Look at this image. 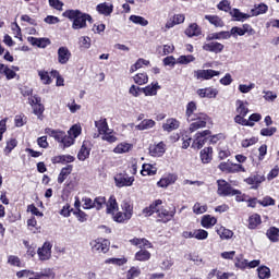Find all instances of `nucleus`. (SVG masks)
<instances>
[{"label":"nucleus","mask_w":279,"mask_h":279,"mask_svg":"<svg viewBox=\"0 0 279 279\" xmlns=\"http://www.w3.org/2000/svg\"><path fill=\"white\" fill-rule=\"evenodd\" d=\"M63 16L73 21L72 29H85V27H88L87 23H93V16L80 10H66L63 12Z\"/></svg>","instance_id":"nucleus-1"},{"label":"nucleus","mask_w":279,"mask_h":279,"mask_svg":"<svg viewBox=\"0 0 279 279\" xmlns=\"http://www.w3.org/2000/svg\"><path fill=\"white\" fill-rule=\"evenodd\" d=\"M120 206L122 211H117L116 215H113V221H116V223H128L134 216V205L132 202L124 199Z\"/></svg>","instance_id":"nucleus-2"},{"label":"nucleus","mask_w":279,"mask_h":279,"mask_svg":"<svg viewBox=\"0 0 279 279\" xmlns=\"http://www.w3.org/2000/svg\"><path fill=\"white\" fill-rule=\"evenodd\" d=\"M245 34H247V36H254V34H256V31L252 28V25L250 24H243L241 27L233 26L229 31V38H239V36H245Z\"/></svg>","instance_id":"nucleus-3"},{"label":"nucleus","mask_w":279,"mask_h":279,"mask_svg":"<svg viewBox=\"0 0 279 279\" xmlns=\"http://www.w3.org/2000/svg\"><path fill=\"white\" fill-rule=\"evenodd\" d=\"M217 185V193L220 195V197H233V195L236 194V190H234L233 186L226 180H218Z\"/></svg>","instance_id":"nucleus-4"},{"label":"nucleus","mask_w":279,"mask_h":279,"mask_svg":"<svg viewBox=\"0 0 279 279\" xmlns=\"http://www.w3.org/2000/svg\"><path fill=\"white\" fill-rule=\"evenodd\" d=\"M190 132H197V130H202V128H206V123H208V114L206 113H198L194 116V120L190 122Z\"/></svg>","instance_id":"nucleus-5"},{"label":"nucleus","mask_w":279,"mask_h":279,"mask_svg":"<svg viewBox=\"0 0 279 279\" xmlns=\"http://www.w3.org/2000/svg\"><path fill=\"white\" fill-rule=\"evenodd\" d=\"M93 252L106 254L110 250V241L106 239H97L90 242Z\"/></svg>","instance_id":"nucleus-6"},{"label":"nucleus","mask_w":279,"mask_h":279,"mask_svg":"<svg viewBox=\"0 0 279 279\" xmlns=\"http://www.w3.org/2000/svg\"><path fill=\"white\" fill-rule=\"evenodd\" d=\"M208 136H210V130H205L203 132L196 133L194 141L192 143V147L194 149H202V147L206 145V141H208Z\"/></svg>","instance_id":"nucleus-7"},{"label":"nucleus","mask_w":279,"mask_h":279,"mask_svg":"<svg viewBox=\"0 0 279 279\" xmlns=\"http://www.w3.org/2000/svg\"><path fill=\"white\" fill-rule=\"evenodd\" d=\"M166 151L167 144H165V142H159L158 144L149 146V155L153 156V158H161V156H165Z\"/></svg>","instance_id":"nucleus-8"},{"label":"nucleus","mask_w":279,"mask_h":279,"mask_svg":"<svg viewBox=\"0 0 279 279\" xmlns=\"http://www.w3.org/2000/svg\"><path fill=\"white\" fill-rule=\"evenodd\" d=\"M220 75L219 71L215 70H196L194 71L195 80H213V77H217Z\"/></svg>","instance_id":"nucleus-9"},{"label":"nucleus","mask_w":279,"mask_h":279,"mask_svg":"<svg viewBox=\"0 0 279 279\" xmlns=\"http://www.w3.org/2000/svg\"><path fill=\"white\" fill-rule=\"evenodd\" d=\"M28 104L33 107L34 114L40 117L45 112V106L40 104V97L31 96L28 98Z\"/></svg>","instance_id":"nucleus-10"},{"label":"nucleus","mask_w":279,"mask_h":279,"mask_svg":"<svg viewBox=\"0 0 279 279\" xmlns=\"http://www.w3.org/2000/svg\"><path fill=\"white\" fill-rule=\"evenodd\" d=\"M223 49H226V46L218 41H209L203 44V51H209L210 53H221Z\"/></svg>","instance_id":"nucleus-11"},{"label":"nucleus","mask_w":279,"mask_h":279,"mask_svg":"<svg viewBox=\"0 0 279 279\" xmlns=\"http://www.w3.org/2000/svg\"><path fill=\"white\" fill-rule=\"evenodd\" d=\"M106 213L107 215H112V219H114V215L119 211V203H117V197L114 195H111L108 199L106 201Z\"/></svg>","instance_id":"nucleus-12"},{"label":"nucleus","mask_w":279,"mask_h":279,"mask_svg":"<svg viewBox=\"0 0 279 279\" xmlns=\"http://www.w3.org/2000/svg\"><path fill=\"white\" fill-rule=\"evenodd\" d=\"M51 245L50 242H45L41 247L37 250V254L39 256V260H49L51 258Z\"/></svg>","instance_id":"nucleus-13"},{"label":"nucleus","mask_w":279,"mask_h":279,"mask_svg":"<svg viewBox=\"0 0 279 279\" xmlns=\"http://www.w3.org/2000/svg\"><path fill=\"white\" fill-rule=\"evenodd\" d=\"M157 214H158V221H161V223H169L173 217H175V209L169 211L165 208L158 209L157 208Z\"/></svg>","instance_id":"nucleus-14"},{"label":"nucleus","mask_w":279,"mask_h":279,"mask_svg":"<svg viewBox=\"0 0 279 279\" xmlns=\"http://www.w3.org/2000/svg\"><path fill=\"white\" fill-rule=\"evenodd\" d=\"M196 95L201 97V99H215L217 95H219V92L216 88L213 87H206V88H201L197 89Z\"/></svg>","instance_id":"nucleus-15"},{"label":"nucleus","mask_w":279,"mask_h":279,"mask_svg":"<svg viewBox=\"0 0 279 279\" xmlns=\"http://www.w3.org/2000/svg\"><path fill=\"white\" fill-rule=\"evenodd\" d=\"M178 182V174L175 173H169L166 177L161 178L159 182H157V185L160 189H167V186H170V184H175Z\"/></svg>","instance_id":"nucleus-16"},{"label":"nucleus","mask_w":279,"mask_h":279,"mask_svg":"<svg viewBox=\"0 0 279 279\" xmlns=\"http://www.w3.org/2000/svg\"><path fill=\"white\" fill-rule=\"evenodd\" d=\"M57 53L59 64H66L71 60V50L68 47H60Z\"/></svg>","instance_id":"nucleus-17"},{"label":"nucleus","mask_w":279,"mask_h":279,"mask_svg":"<svg viewBox=\"0 0 279 279\" xmlns=\"http://www.w3.org/2000/svg\"><path fill=\"white\" fill-rule=\"evenodd\" d=\"M246 184H251L252 189H258L263 182H265V175L263 174H252L245 179Z\"/></svg>","instance_id":"nucleus-18"},{"label":"nucleus","mask_w":279,"mask_h":279,"mask_svg":"<svg viewBox=\"0 0 279 279\" xmlns=\"http://www.w3.org/2000/svg\"><path fill=\"white\" fill-rule=\"evenodd\" d=\"M90 142L88 141H84L82 144V147L77 154V158L78 160H81L82 162H84V160H86L88 158V156H90Z\"/></svg>","instance_id":"nucleus-19"},{"label":"nucleus","mask_w":279,"mask_h":279,"mask_svg":"<svg viewBox=\"0 0 279 279\" xmlns=\"http://www.w3.org/2000/svg\"><path fill=\"white\" fill-rule=\"evenodd\" d=\"M228 39H230L229 31H222L219 33H210L206 37L207 43H210L211 40H228Z\"/></svg>","instance_id":"nucleus-20"},{"label":"nucleus","mask_w":279,"mask_h":279,"mask_svg":"<svg viewBox=\"0 0 279 279\" xmlns=\"http://www.w3.org/2000/svg\"><path fill=\"white\" fill-rule=\"evenodd\" d=\"M195 112H197V104L195 101H190L186 105V111H185V117L189 122L195 120V117H197V114H199V113H195Z\"/></svg>","instance_id":"nucleus-21"},{"label":"nucleus","mask_w":279,"mask_h":279,"mask_svg":"<svg viewBox=\"0 0 279 279\" xmlns=\"http://www.w3.org/2000/svg\"><path fill=\"white\" fill-rule=\"evenodd\" d=\"M27 40L34 47H39L40 49H45L51 45V41L47 38H36V37H27Z\"/></svg>","instance_id":"nucleus-22"},{"label":"nucleus","mask_w":279,"mask_h":279,"mask_svg":"<svg viewBox=\"0 0 279 279\" xmlns=\"http://www.w3.org/2000/svg\"><path fill=\"white\" fill-rule=\"evenodd\" d=\"M180 128V121L175 118H169L166 120V123L162 124L163 132H173Z\"/></svg>","instance_id":"nucleus-23"},{"label":"nucleus","mask_w":279,"mask_h":279,"mask_svg":"<svg viewBox=\"0 0 279 279\" xmlns=\"http://www.w3.org/2000/svg\"><path fill=\"white\" fill-rule=\"evenodd\" d=\"M52 165H66L69 162H75V157L71 155H59L51 159Z\"/></svg>","instance_id":"nucleus-24"},{"label":"nucleus","mask_w":279,"mask_h":279,"mask_svg":"<svg viewBox=\"0 0 279 279\" xmlns=\"http://www.w3.org/2000/svg\"><path fill=\"white\" fill-rule=\"evenodd\" d=\"M71 173H73V165H68L63 167L57 179L58 184L64 183V180H66V178H69Z\"/></svg>","instance_id":"nucleus-25"},{"label":"nucleus","mask_w":279,"mask_h":279,"mask_svg":"<svg viewBox=\"0 0 279 279\" xmlns=\"http://www.w3.org/2000/svg\"><path fill=\"white\" fill-rule=\"evenodd\" d=\"M185 36L193 38L194 36H202V27L197 23H192L185 29Z\"/></svg>","instance_id":"nucleus-26"},{"label":"nucleus","mask_w":279,"mask_h":279,"mask_svg":"<svg viewBox=\"0 0 279 279\" xmlns=\"http://www.w3.org/2000/svg\"><path fill=\"white\" fill-rule=\"evenodd\" d=\"M158 90H160L158 82L151 83L150 85L142 88V93H144L146 97H154L155 95H158Z\"/></svg>","instance_id":"nucleus-27"},{"label":"nucleus","mask_w":279,"mask_h":279,"mask_svg":"<svg viewBox=\"0 0 279 279\" xmlns=\"http://www.w3.org/2000/svg\"><path fill=\"white\" fill-rule=\"evenodd\" d=\"M201 160L203 165H208L213 161V147H205L201 150Z\"/></svg>","instance_id":"nucleus-28"},{"label":"nucleus","mask_w":279,"mask_h":279,"mask_svg":"<svg viewBox=\"0 0 279 279\" xmlns=\"http://www.w3.org/2000/svg\"><path fill=\"white\" fill-rule=\"evenodd\" d=\"M46 134H48V136H51L52 138H54V141H57L58 143H62L63 138H64V131H58V130H53L51 128H47L45 130Z\"/></svg>","instance_id":"nucleus-29"},{"label":"nucleus","mask_w":279,"mask_h":279,"mask_svg":"<svg viewBox=\"0 0 279 279\" xmlns=\"http://www.w3.org/2000/svg\"><path fill=\"white\" fill-rule=\"evenodd\" d=\"M161 205H162V201L157 199V201H155L150 206L145 207L142 213H143V215L146 216V217H151V215H153L154 213H157L158 206H161Z\"/></svg>","instance_id":"nucleus-30"},{"label":"nucleus","mask_w":279,"mask_h":279,"mask_svg":"<svg viewBox=\"0 0 279 279\" xmlns=\"http://www.w3.org/2000/svg\"><path fill=\"white\" fill-rule=\"evenodd\" d=\"M201 225L203 228H206L207 230L213 228V226L217 225V218L210 216V215H205L203 216L201 220Z\"/></svg>","instance_id":"nucleus-31"},{"label":"nucleus","mask_w":279,"mask_h":279,"mask_svg":"<svg viewBox=\"0 0 279 279\" xmlns=\"http://www.w3.org/2000/svg\"><path fill=\"white\" fill-rule=\"evenodd\" d=\"M156 173H158V168L156 167V165L144 163L142 166V175H156Z\"/></svg>","instance_id":"nucleus-32"},{"label":"nucleus","mask_w":279,"mask_h":279,"mask_svg":"<svg viewBox=\"0 0 279 279\" xmlns=\"http://www.w3.org/2000/svg\"><path fill=\"white\" fill-rule=\"evenodd\" d=\"M216 232L222 240L232 239V236H234V232L226 227H216Z\"/></svg>","instance_id":"nucleus-33"},{"label":"nucleus","mask_w":279,"mask_h":279,"mask_svg":"<svg viewBox=\"0 0 279 279\" xmlns=\"http://www.w3.org/2000/svg\"><path fill=\"white\" fill-rule=\"evenodd\" d=\"M97 12L99 14H104L105 16H110V13L114 10V7L112 4H108L106 2L100 3L96 7Z\"/></svg>","instance_id":"nucleus-34"},{"label":"nucleus","mask_w":279,"mask_h":279,"mask_svg":"<svg viewBox=\"0 0 279 279\" xmlns=\"http://www.w3.org/2000/svg\"><path fill=\"white\" fill-rule=\"evenodd\" d=\"M95 128H97L99 134H106V132H110L106 118H100L98 121H95Z\"/></svg>","instance_id":"nucleus-35"},{"label":"nucleus","mask_w":279,"mask_h":279,"mask_svg":"<svg viewBox=\"0 0 279 279\" xmlns=\"http://www.w3.org/2000/svg\"><path fill=\"white\" fill-rule=\"evenodd\" d=\"M235 106L238 114H241L242 117H247V112H250V109L247 108V101L236 100Z\"/></svg>","instance_id":"nucleus-36"},{"label":"nucleus","mask_w":279,"mask_h":279,"mask_svg":"<svg viewBox=\"0 0 279 279\" xmlns=\"http://www.w3.org/2000/svg\"><path fill=\"white\" fill-rule=\"evenodd\" d=\"M135 128L140 131L151 130V128H156V121H154L153 119H145Z\"/></svg>","instance_id":"nucleus-37"},{"label":"nucleus","mask_w":279,"mask_h":279,"mask_svg":"<svg viewBox=\"0 0 279 279\" xmlns=\"http://www.w3.org/2000/svg\"><path fill=\"white\" fill-rule=\"evenodd\" d=\"M266 236H268L269 241L271 243H278L279 242V229L276 227H270L267 232Z\"/></svg>","instance_id":"nucleus-38"},{"label":"nucleus","mask_w":279,"mask_h":279,"mask_svg":"<svg viewBox=\"0 0 279 279\" xmlns=\"http://www.w3.org/2000/svg\"><path fill=\"white\" fill-rule=\"evenodd\" d=\"M262 220H260V215L254 214L248 218V228L250 230H256L258 226H260Z\"/></svg>","instance_id":"nucleus-39"},{"label":"nucleus","mask_w":279,"mask_h":279,"mask_svg":"<svg viewBox=\"0 0 279 279\" xmlns=\"http://www.w3.org/2000/svg\"><path fill=\"white\" fill-rule=\"evenodd\" d=\"M118 186H132L134 184V177H120L116 178Z\"/></svg>","instance_id":"nucleus-40"},{"label":"nucleus","mask_w":279,"mask_h":279,"mask_svg":"<svg viewBox=\"0 0 279 279\" xmlns=\"http://www.w3.org/2000/svg\"><path fill=\"white\" fill-rule=\"evenodd\" d=\"M129 21H131L135 25H141L142 27H147V25H149V21L141 15H131L129 17Z\"/></svg>","instance_id":"nucleus-41"},{"label":"nucleus","mask_w":279,"mask_h":279,"mask_svg":"<svg viewBox=\"0 0 279 279\" xmlns=\"http://www.w3.org/2000/svg\"><path fill=\"white\" fill-rule=\"evenodd\" d=\"M132 149V144L130 143H120L117 147L113 148L114 154H128Z\"/></svg>","instance_id":"nucleus-42"},{"label":"nucleus","mask_w":279,"mask_h":279,"mask_svg":"<svg viewBox=\"0 0 279 279\" xmlns=\"http://www.w3.org/2000/svg\"><path fill=\"white\" fill-rule=\"evenodd\" d=\"M235 265L238 267H247L248 266L251 269H254L255 267H258V265H260V260L254 259L248 263L247 259H242V262L238 259V263H235Z\"/></svg>","instance_id":"nucleus-43"},{"label":"nucleus","mask_w":279,"mask_h":279,"mask_svg":"<svg viewBox=\"0 0 279 279\" xmlns=\"http://www.w3.org/2000/svg\"><path fill=\"white\" fill-rule=\"evenodd\" d=\"M135 84H138V86H143L149 82V76H147V73H138L133 77Z\"/></svg>","instance_id":"nucleus-44"},{"label":"nucleus","mask_w":279,"mask_h":279,"mask_svg":"<svg viewBox=\"0 0 279 279\" xmlns=\"http://www.w3.org/2000/svg\"><path fill=\"white\" fill-rule=\"evenodd\" d=\"M230 14L235 21H247L250 19V14L243 13L239 9H233Z\"/></svg>","instance_id":"nucleus-45"},{"label":"nucleus","mask_w":279,"mask_h":279,"mask_svg":"<svg viewBox=\"0 0 279 279\" xmlns=\"http://www.w3.org/2000/svg\"><path fill=\"white\" fill-rule=\"evenodd\" d=\"M151 258V253L147 250H141L135 254V260L145 262Z\"/></svg>","instance_id":"nucleus-46"},{"label":"nucleus","mask_w":279,"mask_h":279,"mask_svg":"<svg viewBox=\"0 0 279 279\" xmlns=\"http://www.w3.org/2000/svg\"><path fill=\"white\" fill-rule=\"evenodd\" d=\"M234 122L238 123L239 125L254 128V122H250L247 119H245V116H242V114H236L234 117Z\"/></svg>","instance_id":"nucleus-47"},{"label":"nucleus","mask_w":279,"mask_h":279,"mask_svg":"<svg viewBox=\"0 0 279 279\" xmlns=\"http://www.w3.org/2000/svg\"><path fill=\"white\" fill-rule=\"evenodd\" d=\"M19 145V141H16V138H11L7 142V146L4 148V154L5 156H10V154H12V150L14 148H16V146Z\"/></svg>","instance_id":"nucleus-48"},{"label":"nucleus","mask_w":279,"mask_h":279,"mask_svg":"<svg viewBox=\"0 0 279 279\" xmlns=\"http://www.w3.org/2000/svg\"><path fill=\"white\" fill-rule=\"evenodd\" d=\"M206 21H209L215 27H223V21L217 15H205Z\"/></svg>","instance_id":"nucleus-49"},{"label":"nucleus","mask_w":279,"mask_h":279,"mask_svg":"<svg viewBox=\"0 0 279 279\" xmlns=\"http://www.w3.org/2000/svg\"><path fill=\"white\" fill-rule=\"evenodd\" d=\"M75 140H73V137H71L69 134L66 135V133L63 134V140H61V144L60 147H62V149H66V147H71V145H74Z\"/></svg>","instance_id":"nucleus-50"},{"label":"nucleus","mask_w":279,"mask_h":279,"mask_svg":"<svg viewBox=\"0 0 279 279\" xmlns=\"http://www.w3.org/2000/svg\"><path fill=\"white\" fill-rule=\"evenodd\" d=\"M24 247H26V254L27 256H31V258H34L36 256V245L29 244V241L24 240L23 241Z\"/></svg>","instance_id":"nucleus-51"},{"label":"nucleus","mask_w":279,"mask_h":279,"mask_svg":"<svg viewBox=\"0 0 279 279\" xmlns=\"http://www.w3.org/2000/svg\"><path fill=\"white\" fill-rule=\"evenodd\" d=\"M68 134L75 141L80 134H82V126L80 124H74L69 131Z\"/></svg>","instance_id":"nucleus-52"},{"label":"nucleus","mask_w":279,"mask_h":279,"mask_svg":"<svg viewBox=\"0 0 279 279\" xmlns=\"http://www.w3.org/2000/svg\"><path fill=\"white\" fill-rule=\"evenodd\" d=\"M258 278L267 279L271 276V270L267 266H262L257 269Z\"/></svg>","instance_id":"nucleus-53"},{"label":"nucleus","mask_w":279,"mask_h":279,"mask_svg":"<svg viewBox=\"0 0 279 279\" xmlns=\"http://www.w3.org/2000/svg\"><path fill=\"white\" fill-rule=\"evenodd\" d=\"M194 239H197V241H206V239H208V231L204 229L194 230Z\"/></svg>","instance_id":"nucleus-54"},{"label":"nucleus","mask_w":279,"mask_h":279,"mask_svg":"<svg viewBox=\"0 0 279 279\" xmlns=\"http://www.w3.org/2000/svg\"><path fill=\"white\" fill-rule=\"evenodd\" d=\"M177 62L178 64H191V62H195V57L193 54L180 56Z\"/></svg>","instance_id":"nucleus-55"},{"label":"nucleus","mask_w":279,"mask_h":279,"mask_svg":"<svg viewBox=\"0 0 279 279\" xmlns=\"http://www.w3.org/2000/svg\"><path fill=\"white\" fill-rule=\"evenodd\" d=\"M73 215L76 217L80 223H84L85 221H88V215L84 213L82 209L73 211Z\"/></svg>","instance_id":"nucleus-56"},{"label":"nucleus","mask_w":279,"mask_h":279,"mask_svg":"<svg viewBox=\"0 0 279 279\" xmlns=\"http://www.w3.org/2000/svg\"><path fill=\"white\" fill-rule=\"evenodd\" d=\"M38 75L40 77V82L44 84H51V76H49V72L45 70H38Z\"/></svg>","instance_id":"nucleus-57"},{"label":"nucleus","mask_w":279,"mask_h":279,"mask_svg":"<svg viewBox=\"0 0 279 279\" xmlns=\"http://www.w3.org/2000/svg\"><path fill=\"white\" fill-rule=\"evenodd\" d=\"M102 141H106L107 143H117L118 138L114 136V132L109 130L102 133Z\"/></svg>","instance_id":"nucleus-58"},{"label":"nucleus","mask_w":279,"mask_h":279,"mask_svg":"<svg viewBox=\"0 0 279 279\" xmlns=\"http://www.w3.org/2000/svg\"><path fill=\"white\" fill-rule=\"evenodd\" d=\"M36 274L37 272H35L34 270H27V269H25V270H20V271H17L16 272V276L19 277V278H36Z\"/></svg>","instance_id":"nucleus-59"},{"label":"nucleus","mask_w":279,"mask_h":279,"mask_svg":"<svg viewBox=\"0 0 279 279\" xmlns=\"http://www.w3.org/2000/svg\"><path fill=\"white\" fill-rule=\"evenodd\" d=\"M106 206V197L105 196H98L94 199V208L96 210H101Z\"/></svg>","instance_id":"nucleus-60"},{"label":"nucleus","mask_w":279,"mask_h":279,"mask_svg":"<svg viewBox=\"0 0 279 279\" xmlns=\"http://www.w3.org/2000/svg\"><path fill=\"white\" fill-rule=\"evenodd\" d=\"M52 278L54 277L53 272H51V269H45L41 272H37L35 277H31L29 279H40V278Z\"/></svg>","instance_id":"nucleus-61"},{"label":"nucleus","mask_w":279,"mask_h":279,"mask_svg":"<svg viewBox=\"0 0 279 279\" xmlns=\"http://www.w3.org/2000/svg\"><path fill=\"white\" fill-rule=\"evenodd\" d=\"M206 210H208V206H206V205L195 203V205L193 206V213L195 215H204V213H206Z\"/></svg>","instance_id":"nucleus-62"},{"label":"nucleus","mask_w":279,"mask_h":279,"mask_svg":"<svg viewBox=\"0 0 279 279\" xmlns=\"http://www.w3.org/2000/svg\"><path fill=\"white\" fill-rule=\"evenodd\" d=\"M278 132V128L276 126H270V128H264L260 130V135L262 136H274Z\"/></svg>","instance_id":"nucleus-63"},{"label":"nucleus","mask_w":279,"mask_h":279,"mask_svg":"<svg viewBox=\"0 0 279 279\" xmlns=\"http://www.w3.org/2000/svg\"><path fill=\"white\" fill-rule=\"evenodd\" d=\"M254 88H256V84H254V83H251L250 85L240 84L239 87H238L240 93H243V94H247L251 90H254Z\"/></svg>","instance_id":"nucleus-64"}]
</instances>
